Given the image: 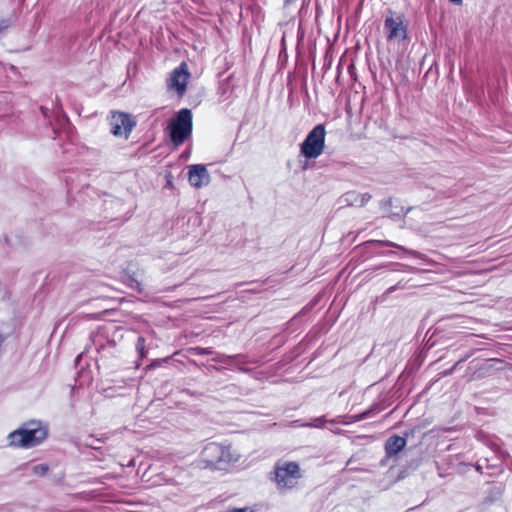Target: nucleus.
<instances>
[{
  "mask_svg": "<svg viewBox=\"0 0 512 512\" xmlns=\"http://www.w3.org/2000/svg\"><path fill=\"white\" fill-rule=\"evenodd\" d=\"M303 474L297 462L280 459L271 473V481L280 493L295 489Z\"/></svg>",
  "mask_w": 512,
  "mask_h": 512,
  "instance_id": "obj_1",
  "label": "nucleus"
},
{
  "mask_svg": "<svg viewBox=\"0 0 512 512\" xmlns=\"http://www.w3.org/2000/svg\"><path fill=\"white\" fill-rule=\"evenodd\" d=\"M47 437V429L40 422L25 423L8 435L9 445L17 448H31L39 445Z\"/></svg>",
  "mask_w": 512,
  "mask_h": 512,
  "instance_id": "obj_2",
  "label": "nucleus"
},
{
  "mask_svg": "<svg viewBox=\"0 0 512 512\" xmlns=\"http://www.w3.org/2000/svg\"><path fill=\"white\" fill-rule=\"evenodd\" d=\"M202 461L207 467L221 468L222 464L236 463L241 455L230 445L208 443L201 452Z\"/></svg>",
  "mask_w": 512,
  "mask_h": 512,
  "instance_id": "obj_3",
  "label": "nucleus"
},
{
  "mask_svg": "<svg viewBox=\"0 0 512 512\" xmlns=\"http://www.w3.org/2000/svg\"><path fill=\"white\" fill-rule=\"evenodd\" d=\"M170 138L173 144L179 146L192 133V113L187 108L181 109L176 117L171 120L169 126Z\"/></svg>",
  "mask_w": 512,
  "mask_h": 512,
  "instance_id": "obj_4",
  "label": "nucleus"
},
{
  "mask_svg": "<svg viewBox=\"0 0 512 512\" xmlns=\"http://www.w3.org/2000/svg\"><path fill=\"white\" fill-rule=\"evenodd\" d=\"M320 155V124L316 125L300 145V156L305 158L302 169L309 168V161Z\"/></svg>",
  "mask_w": 512,
  "mask_h": 512,
  "instance_id": "obj_5",
  "label": "nucleus"
},
{
  "mask_svg": "<svg viewBox=\"0 0 512 512\" xmlns=\"http://www.w3.org/2000/svg\"><path fill=\"white\" fill-rule=\"evenodd\" d=\"M109 124L113 135L118 137L123 136L127 139L136 125V122L127 113L113 112L109 119Z\"/></svg>",
  "mask_w": 512,
  "mask_h": 512,
  "instance_id": "obj_6",
  "label": "nucleus"
},
{
  "mask_svg": "<svg viewBox=\"0 0 512 512\" xmlns=\"http://www.w3.org/2000/svg\"><path fill=\"white\" fill-rule=\"evenodd\" d=\"M190 78L188 66L185 62L175 68L170 78L167 81V87L170 90H175L178 96L182 97L186 92V86Z\"/></svg>",
  "mask_w": 512,
  "mask_h": 512,
  "instance_id": "obj_7",
  "label": "nucleus"
},
{
  "mask_svg": "<svg viewBox=\"0 0 512 512\" xmlns=\"http://www.w3.org/2000/svg\"><path fill=\"white\" fill-rule=\"evenodd\" d=\"M384 30L388 41L403 40L406 38V27L400 16H394L391 11L384 21Z\"/></svg>",
  "mask_w": 512,
  "mask_h": 512,
  "instance_id": "obj_8",
  "label": "nucleus"
},
{
  "mask_svg": "<svg viewBox=\"0 0 512 512\" xmlns=\"http://www.w3.org/2000/svg\"><path fill=\"white\" fill-rule=\"evenodd\" d=\"M188 180L193 187L199 189L207 186L211 177L205 165L195 164L189 167Z\"/></svg>",
  "mask_w": 512,
  "mask_h": 512,
  "instance_id": "obj_9",
  "label": "nucleus"
},
{
  "mask_svg": "<svg viewBox=\"0 0 512 512\" xmlns=\"http://www.w3.org/2000/svg\"><path fill=\"white\" fill-rule=\"evenodd\" d=\"M407 441L405 437L392 435L387 438L384 444L386 458L397 456L406 446Z\"/></svg>",
  "mask_w": 512,
  "mask_h": 512,
  "instance_id": "obj_10",
  "label": "nucleus"
},
{
  "mask_svg": "<svg viewBox=\"0 0 512 512\" xmlns=\"http://www.w3.org/2000/svg\"><path fill=\"white\" fill-rule=\"evenodd\" d=\"M380 207L387 217L394 220L404 217L410 211V208L405 211L402 206H396L394 209L392 199L390 198L380 201Z\"/></svg>",
  "mask_w": 512,
  "mask_h": 512,
  "instance_id": "obj_11",
  "label": "nucleus"
},
{
  "mask_svg": "<svg viewBox=\"0 0 512 512\" xmlns=\"http://www.w3.org/2000/svg\"><path fill=\"white\" fill-rule=\"evenodd\" d=\"M376 243L380 244V245H383V246H387V247H395V248H398L402 251H404L405 253L409 254V255H412L414 257H417L419 259H424L425 258V255L424 254H421L415 250H408L406 249L405 247L403 246H400L394 242H391V241H375Z\"/></svg>",
  "mask_w": 512,
  "mask_h": 512,
  "instance_id": "obj_12",
  "label": "nucleus"
},
{
  "mask_svg": "<svg viewBox=\"0 0 512 512\" xmlns=\"http://www.w3.org/2000/svg\"><path fill=\"white\" fill-rule=\"evenodd\" d=\"M341 202L347 206H358L359 207V193L356 191L346 192L341 197Z\"/></svg>",
  "mask_w": 512,
  "mask_h": 512,
  "instance_id": "obj_13",
  "label": "nucleus"
},
{
  "mask_svg": "<svg viewBox=\"0 0 512 512\" xmlns=\"http://www.w3.org/2000/svg\"><path fill=\"white\" fill-rule=\"evenodd\" d=\"M136 350L141 358H144L146 356L144 337H142V336L138 337L137 343H136Z\"/></svg>",
  "mask_w": 512,
  "mask_h": 512,
  "instance_id": "obj_14",
  "label": "nucleus"
},
{
  "mask_svg": "<svg viewBox=\"0 0 512 512\" xmlns=\"http://www.w3.org/2000/svg\"><path fill=\"white\" fill-rule=\"evenodd\" d=\"M49 467L46 464H38L33 466L32 471L35 475L43 476L47 473Z\"/></svg>",
  "mask_w": 512,
  "mask_h": 512,
  "instance_id": "obj_15",
  "label": "nucleus"
},
{
  "mask_svg": "<svg viewBox=\"0 0 512 512\" xmlns=\"http://www.w3.org/2000/svg\"><path fill=\"white\" fill-rule=\"evenodd\" d=\"M372 196L370 193H359V207H363L371 200Z\"/></svg>",
  "mask_w": 512,
  "mask_h": 512,
  "instance_id": "obj_16",
  "label": "nucleus"
},
{
  "mask_svg": "<svg viewBox=\"0 0 512 512\" xmlns=\"http://www.w3.org/2000/svg\"><path fill=\"white\" fill-rule=\"evenodd\" d=\"M468 358H469V355H467V356H465V357L461 358L460 360H458V361L454 364V366L452 367V368H453V371L456 369V367H457L460 363H463V362H464V361H466Z\"/></svg>",
  "mask_w": 512,
  "mask_h": 512,
  "instance_id": "obj_17",
  "label": "nucleus"
},
{
  "mask_svg": "<svg viewBox=\"0 0 512 512\" xmlns=\"http://www.w3.org/2000/svg\"><path fill=\"white\" fill-rule=\"evenodd\" d=\"M248 509L247 508H234V509H231L229 511H226V512H247Z\"/></svg>",
  "mask_w": 512,
  "mask_h": 512,
  "instance_id": "obj_18",
  "label": "nucleus"
},
{
  "mask_svg": "<svg viewBox=\"0 0 512 512\" xmlns=\"http://www.w3.org/2000/svg\"><path fill=\"white\" fill-rule=\"evenodd\" d=\"M324 61H325L324 65H326V63H328L330 65L331 57H330L329 51L326 52Z\"/></svg>",
  "mask_w": 512,
  "mask_h": 512,
  "instance_id": "obj_19",
  "label": "nucleus"
},
{
  "mask_svg": "<svg viewBox=\"0 0 512 512\" xmlns=\"http://www.w3.org/2000/svg\"><path fill=\"white\" fill-rule=\"evenodd\" d=\"M8 27V23L6 21H2L0 23V32H2L3 30H5L6 28Z\"/></svg>",
  "mask_w": 512,
  "mask_h": 512,
  "instance_id": "obj_20",
  "label": "nucleus"
},
{
  "mask_svg": "<svg viewBox=\"0 0 512 512\" xmlns=\"http://www.w3.org/2000/svg\"><path fill=\"white\" fill-rule=\"evenodd\" d=\"M449 2L455 4V5H461L463 0H448Z\"/></svg>",
  "mask_w": 512,
  "mask_h": 512,
  "instance_id": "obj_21",
  "label": "nucleus"
},
{
  "mask_svg": "<svg viewBox=\"0 0 512 512\" xmlns=\"http://www.w3.org/2000/svg\"><path fill=\"white\" fill-rule=\"evenodd\" d=\"M321 133H322V149H323L324 148V136H325V130H324L323 126H322Z\"/></svg>",
  "mask_w": 512,
  "mask_h": 512,
  "instance_id": "obj_22",
  "label": "nucleus"
},
{
  "mask_svg": "<svg viewBox=\"0 0 512 512\" xmlns=\"http://www.w3.org/2000/svg\"><path fill=\"white\" fill-rule=\"evenodd\" d=\"M395 289H396V286H391V287H389V288L387 289V291H386V294H390V293H392L393 291H395Z\"/></svg>",
  "mask_w": 512,
  "mask_h": 512,
  "instance_id": "obj_23",
  "label": "nucleus"
},
{
  "mask_svg": "<svg viewBox=\"0 0 512 512\" xmlns=\"http://www.w3.org/2000/svg\"><path fill=\"white\" fill-rule=\"evenodd\" d=\"M453 373V368H450L449 370H446L443 375L447 376Z\"/></svg>",
  "mask_w": 512,
  "mask_h": 512,
  "instance_id": "obj_24",
  "label": "nucleus"
},
{
  "mask_svg": "<svg viewBox=\"0 0 512 512\" xmlns=\"http://www.w3.org/2000/svg\"><path fill=\"white\" fill-rule=\"evenodd\" d=\"M475 469H476L478 472L482 473V465H480V464H476V465H475Z\"/></svg>",
  "mask_w": 512,
  "mask_h": 512,
  "instance_id": "obj_25",
  "label": "nucleus"
},
{
  "mask_svg": "<svg viewBox=\"0 0 512 512\" xmlns=\"http://www.w3.org/2000/svg\"><path fill=\"white\" fill-rule=\"evenodd\" d=\"M319 12H320V8H319L318 4H316V17H318Z\"/></svg>",
  "mask_w": 512,
  "mask_h": 512,
  "instance_id": "obj_26",
  "label": "nucleus"
},
{
  "mask_svg": "<svg viewBox=\"0 0 512 512\" xmlns=\"http://www.w3.org/2000/svg\"><path fill=\"white\" fill-rule=\"evenodd\" d=\"M366 417V413L362 414L359 419H364Z\"/></svg>",
  "mask_w": 512,
  "mask_h": 512,
  "instance_id": "obj_27",
  "label": "nucleus"
},
{
  "mask_svg": "<svg viewBox=\"0 0 512 512\" xmlns=\"http://www.w3.org/2000/svg\"><path fill=\"white\" fill-rule=\"evenodd\" d=\"M316 64L315 61H313V69L315 70Z\"/></svg>",
  "mask_w": 512,
  "mask_h": 512,
  "instance_id": "obj_28",
  "label": "nucleus"
},
{
  "mask_svg": "<svg viewBox=\"0 0 512 512\" xmlns=\"http://www.w3.org/2000/svg\"><path fill=\"white\" fill-rule=\"evenodd\" d=\"M291 1H292V0H287V2H286V3L288 4V3H290Z\"/></svg>",
  "mask_w": 512,
  "mask_h": 512,
  "instance_id": "obj_29",
  "label": "nucleus"
}]
</instances>
